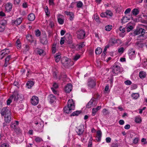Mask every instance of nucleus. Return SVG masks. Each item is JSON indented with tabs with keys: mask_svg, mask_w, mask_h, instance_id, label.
Here are the masks:
<instances>
[{
	"mask_svg": "<svg viewBox=\"0 0 147 147\" xmlns=\"http://www.w3.org/2000/svg\"><path fill=\"white\" fill-rule=\"evenodd\" d=\"M75 106L74 103L72 99H69L67 102V106L64 108V112L66 113H69L71 112L72 110H74Z\"/></svg>",
	"mask_w": 147,
	"mask_h": 147,
	"instance_id": "nucleus-1",
	"label": "nucleus"
},
{
	"mask_svg": "<svg viewBox=\"0 0 147 147\" xmlns=\"http://www.w3.org/2000/svg\"><path fill=\"white\" fill-rule=\"evenodd\" d=\"M61 62L65 67L71 66L73 63V62L71 61L70 59L66 57H64L62 59Z\"/></svg>",
	"mask_w": 147,
	"mask_h": 147,
	"instance_id": "nucleus-2",
	"label": "nucleus"
},
{
	"mask_svg": "<svg viewBox=\"0 0 147 147\" xmlns=\"http://www.w3.org/2000/svg\"><path fill=\"white\" fill-rule=\"evenodd\" d=\"M97 102L96 98H92L88 102L86 106V107L87 108H90L92 107H95L96 106Z\"/></svg>",
	"mask_w": 147,
	"mask_h": 147,
	"instance_id": "nucleus-3",
	"label": "nucleus"
},
{
	"mask_svg": "<svg viewBox=\"0 0 147 147\" xmlns=\"http://www.w3.org/2000/svg\"><path fill=\"white\" fill-rule=\"evenodd\" d=\"M77 38L78 39H83L85 37L86 33L82 30H79L76 32Z\"/></svg>",
	"mask_w": 147,
	"mask_h": 147,
	"instance_id": "nucleus-4",
	"label": "nucleus"
},
{
	"mask_svg": "<svg viewBox=\"0 0 147 147\" xmlns=\"http://www.w3.org/2000/svg\"><path fill=\"white\" fill-rule=\"evenodd\" d=\"M112 69V72L115 75H117L121 71L120 67L115 64L114 65Z\"/></svg>",
	"mask_w": 147,
	"mask_h": 147,
	"instance_id": "nucleus-5",
	"label": "nucleus"
},
{
	"mask_svg": "<svg viewBox=\"0 0 147 147\" xmlns=\"http://www.w3.org/2000/svg\"><path fill=\"white\" fill-rule=\"evenodd\" d=\"M1 113L2 116H6L11 114L10 110L6 107H3L2 109Z\"/></svg>",
	"mask_w": 147,
	"mask_h": 147,
	"instance_id": "nucleus-6",
	"label": "nucleus"
},
{
	"mask_svg": "<svg viewBox=\"0 0 147 147\" xmlns=\"http://www.w3.org/2000/svg\"><path fill=\"white\" fill-rule=\"evenodd\" d=\"M96 84L95 81L91 79H89L88 80L87 85L90 88H92L95 87Z\"/></svg>",
	"mask_w": 147,
	"mask_h": 147,
	"instance_id": "nucleus-7",
	"label": "nucleus"
},
{
	"mask_svg": "<svg viewBox=\"0 0 147 147\" xmlns=\"http://www.w3.org/2000/svg\"><path fill=\"white\" fill-rule=\"evenodd\" d=\"M31 103L33 105H36L38 103L39 100L38 97L33 96L31 99Z\"/></svg>",
	"mask_w": 147,
	"mask_h": 147,
	"instance_id": "nucleus-8",
	"label": "nucleus"
},
{
	"mask_svg": "<svg viewBox=\"0 0 147 147\" xmlns=\"http://www.w3.org/2000/svg\"><path fill=\"white\" fill-rule=\"evenodd\" d=\"M144 31H145V30L144 29L141 28L139 29H136L134 31L132 34L133 36H135L140 34H143V33L144 32Z\"/></svg>",
	"mask_w": 147,
	"mask_h": 147,
	"instance_id": "nucleus-9",
	"label": "nucleus"
},
{
	"mask_svg": "<svg viewBox=\"0 0 147 147\" xmlns=\"http://www.w3.org/2000/svg\"><path fill=\"white\" fill-rule=\"evenodd\" d=\"M128 54L129 58L132 59L135 57V51L133 49H130L129 50Z\"/></svg>",
	"mask_w": 147,
	"mask_h": 147,
	"instance_id": "nucleus-10",
	"label": "nucleus"
},
{
	"mask_svg": "<svg viewBox=\"0 0 147 147\" xmlns=\"http://www.w3.org/2000/svg\"><path fill=\"white\" fill-rule=\"evenodd\" d=\"M66 41L68 44L71 43L72 42V38L71 35L69 34H66L65 35Z\"/></svg>",
	"mask_w": 147,
	"mask_h": 147,
	"instance_id": "nucleus-11",
	"label": "nucleus"
},
{
	"mask_svg": "<svg viewBox=\"0 0 147 147\" xmlns=\"http://www.w3.org/2000/svg\"><path fill=\"white\" fill-rule=\"evenodd\" d=\"M13 7V4L10 2H8L5 4V10L9 12L11 11Z\"/></svg>",
	"mask_w": 147,
	"mask_h": 147,
	"instance_id": "nucleus-12",
	"label": "nucleus"
},
{
	"mask_svg": "<svg viewBox=\"0 0 147 147\" xmlns=\"http://www.w3.org/2000/svg\"><path fill=\"white\" fill-rule=\"evenodd\" d=\"M72 89V85L70 84H69L66 86L65 87V91L66 92L69 93L71 91Z\"/></svg>",
	"mask_w": 147,
	"mask_h": 147,
	"instance_id": "nucleus-13",
	"label": "nucleus"
},
{
	"mask_svg": "<svg viewBox=\"0 0 147 147\" xmlns=\"http://www.w3.org/2000/svg\"><path fill=\"white\" fill-rule=\"evenodd\" d=\"M48 99L50 102L52 104L55 102L56 98L55 96L53 94H50L48 97Z\"/></svg>",
	"mask_w": 147,
	"mask_h": 147,
	"instance_id": "nucleus-14",
	"label": "nucleus"
},
{
	"mask_svg": "<svg viewBox=\"0 0 147 147\" xmlns=\"http://www.w3.org/2000/svg\"><path fill=\"white\" fill-rule=\"evenodd\" d=\"M22 20V18H21L17 19L16 20H12V24H15L16 25H19L21 23Z\"/></svg>",
	"mask_w": 147,
	"mask_h": 147,
	"instance_id": "nucleus-15",
	"label": "nucleus"
},
{
	"mask_svg": "<svg viewBox=\"0 0 147 147\" xmlns=\"http://www.w3.org/2000/svg\"><path fill=\"white\" fill-rule=\"evenodd\" d=\"M19 122L18 121H16L15 122L11 123L10 126L12 130L13 131L18 127V125L19 124Z\"/></svg>",
	"mask_w": 147,
	"mask_h": 147,
	"instance_id": "nucleus-16",
	"label": "nucleus"
},
{
	"mask_svg": "<svg viewBox=\"0 0 147 147\" xmlns=\"http://www.w3.org/2000/svg\"><path fill=\"white\" fill-rule=\"evenodd\" d=\"M11 114L5 116V121L6 123H9L11 121Z\"/></svg>",
	"mask_w": 147,
	"mask_h": 147,
	"instance_id": "nucleus-17",
	"label": "nucleus"
},
{
	"mask_svg": "<svg viewBox=\"0 0 147 147\" xmlns=\"http://www.w3.org/2000/svg\"><path fill=\"white\" fill-rule=\"evenodd\" d=\"M11 58V55H8L7 57L5 59V63L4 65V66L5 67L7 66L9 63V61L10 59Z\"/></svg>",
	"mask_w": 147,
	"mask_h": 147,
	"instance_id": "nucleus-18",
	"label": "nucleus"
},
{
	"mask_svg": "<svg viewBox=\"0 0 147 147\" xmlns=\"http://www.w3.org/2000/svg\"><path fill=\"white\" fill-rule=\"evenodd\" d=\"M63 17V16L60 14L58 15V21L59 23L60 24H63L64 23V21L62 19Z\"/></svg>",
	"mask_w": 147,
	"mask_h": 147,
	"instance_id": "nucleus-19",
	"label": "nucleus"
},
{
	"mask_svg": "<svg viewBox=\"0 0 147 147\" xmlns=\"http://www.w3.org/2000/svg\"><path fill=\"white\" fill-rule=\"evenodd\" d=\"M145 33V31H144V32L143 33V34H141V35L138 36V40H143L146 39L147 37L144 34Z\"/></svg>",
	"mask_w": 147,
	"mask_h": 147,
	"instance_id": "nucleus-20",
	"label": "nucleus"
},
{
	"mask_svg": "<svg viewBox=\"0 0 147 147\" xmlns=\"http://www.w3.org/2000/svg\"><path fill=\"white\" fill-rule=\"evenodd\" d=\"M34 82L33 81L30 80L27 81L26 84V86L28 88H30L33 86Z\"/></svg>",
	"mask_w": 147,
	"mask_h": 147,
	"instance_id": "nucleus-21",
	"label": "nucleus"
},
{
	"mask_svg": "<svg viewBox=\"0 0 147 147\" xmlns=\"http://www.w3.org/2000/svg\"><path fill=\"white\" fill-rule=\"evenodd\" d=\"M65 13L66 15L70 16L69 19L70 20H73L74 18V15L72 12L65 11Z\"/></svg>",
	"mask_w": 147,
	"mask_h": 147,
	"instance_id": "nucleus-22",
	"label": "nucleus"
},
{
	"mask_svg": "<svg viewBox=\"0 0 147 147\" xmlns=\"http://www.w3.org/2000/svg\"><path fill=\"white\" fill-rule=\"evenodd\" d=\"M54 57L55 59L56 62L57 63H58L60 60L61 58L60 53H56L54 55Z\"/></svg>",
	"mask_w": 147,
	"mask_h": 147,
	"instance_id": "nucleus-23",
	"label": "nucleus"
},
{
	"mask_svg": "<svg viewBox=\"0 0 147 147\" xmlns=\"http://www.w3.org/2000/svg\"><path fill=\"white\" fill-rule=\"evenodd\" d=\"M40 42L43 44H46L48 42L47 40V37L44 36L43 37L41 38L40 39Z\"/></svg>",
	"mask_w": 147,
	"mask_h": 147,
	"instance_id": "nucleus-24",
	"label": "nucleus"
},
{
	"mask_svg": "<svg viewBox=\"0 0 147 147\" xmlns=\"http://www.w3.org/2000/svg\"><path fill=\"white\" fill-rule=\"evenodd\" d=\"M84 43L85 42H80L79 44H78L77 45V50H80L84 47L85 46Z\"/></svg>",
	"mask_w": 147,
	"mask_h": 147,
	"instance_id": "nucleus-25",
	"label": "nucleus"
},
{
	"mask_svg": "<svg viewBox=\"0 0 147 147\" xmlns=\"http://www.w3.org/2000/svg\"><path fill=\"white\" fill-rule=\"evenodd\" d=\"M35 18L34 15L33 13H30L28 16V19L29 21H33L34 20Z\"/></svg>",
	"mask_w": 147,
	"mask_h": 147,
	"instance_id": "nucleus-26",
	"label": "nucleus"
},
{
	"mask_svg": "<svg viewBox=\"0 0 147 147\" xmlns=\"http://www.w3.org/2000/svg\"><path fill=\"white\" fill-rule=\"evenodd\" d=\"M10 96L13 97L15 101H17L18 99V94L17 93H14Z\"/></svg>",
	"mask_w": 147,
	"mask_h": 147,
	"instance_id": "nucleus-27",
	"label": "nucleus"
},
{
	"mask_svg": "<svg viewBox=\"0 0 147 147\" xmlns=\"http://www.w3.org/2000/svg\"><path fill=\"white\" fill-rule=\"evenodd\" d=\"M16 45L18 49H20L21 47V43L19 39H18L16 42Z\"/></svg>",
	"mask_w": 147,
	"mask_h": 147,
	"instance_id": "nucleus-28",
	"label": "nucleus"
},
{
	"mask_svg": "<svg viewBox=\"0 0 147 147\" xmlns=\"http://www.w3.org/2000/svg\"><path fill=\"white\" fill-rule=\"evenodd\" d=\"M81 113V111H76L73 112L70 115V116H77Z\"/></svg>",
	"mask_w": 147,
	"mask_h": 147,
	"instance_id": "nucleus-29",
	"label": "nucleus"
},
{
	"mask_svg": "<svg viewBox=\"0 0 147 147\" xmlns=\"http://www.w3.org/2000/svg\"><path fill=\"white\" fill-rule=\"evenodd\" d=\"M139 11H140L139 9L135 8L132 10V12L133 15L134 16H136L139 13Z\"/></svg>",
	"mask_w": 147,
	"mask_h": 147,
	"instance_id": "nucleus-30",
	"label": "nucleus"
},
{
	"mask_svg": "<svg viewBox=\"0 0 147 147\" xmlns=\"http://www.w3.org/2000/svg\"><path fill=\"white\" fill-rule=\"evenodd\" d=\"M84 131V130L83 129H82L79 127L76 131V132L78 135L80 136L82 134Z\"/></svg>",
	"mask_w": 147,
	"mask_h": 147,
	"instance_id": "nucleus-31",
	"label": "nucleus"
},
{
	"mask_svg": "<svg viewBox=\"0 0 147 147\" xmlns=\"http://www.w3.org/2000/svg\"><path fill=\"white\" fill-rule=\"evenodd\" d=\"M102 51V49L100 47H98L96 48L95 50V53L96 54H100Z\"/></svg>",
	"mask_w": 147,
	"mask_h": 147,
	"instance_id": "nucleus-32",
	"label": "nucleus"
},
{
	"mask_svg": "<svg viewBox=\"0 0 147 147\" xmlns=\"http://www.w3.org/2000/svg\"><path fill=\"white\" fill-rule=\"evenodd\" d=\"M144 43L140 42H137L136 43V45L140 48H142L144 45Z\"/></svg>",
	"mask_w": 147,
	"mask_h": 147,
	"instance_id": "nucleus-33",
	"label": "nucleus"
},
{
	"mask_svg": "<svg viewBox=\"0 0 147 147\" xmlns=\"http://www.w3.org/2000/svg\"><path fill=\"white\" fill-rule=\"evenodd\" d=\"M139 76L141 78H143L145 77V72L143 71H141L139 73Z\"/></svg>",
	"mask_w": 147,
	"mask_h": 147,
	"instance_id": "nucleus-34",
	"label": "nucleus"
},
{
	"mask_svg": "<svg viewBox=\"0 0 147 147\" xmlns=\"http://www.w3.org/2000/svg\"><path fill=\"white\" fill-rule=\"evenodd\" d=\"M7 24V21L6 20H3L0 22V25L5 26Z\"/></svg>",
	"mask_w": 147,
	"mask_h": 147,
	"instance_id": "nucleus-35",
	"label": "nucleus"
},
{
	"mask_svg": "<svg viewBox=\"0 0 147 147\" xmlns=\"http://www.w3.org/2000/svg\"><path fill=\"white\" fill-rule=\"evenodd\" d=\"M132 97L134 99H137L139 96V94L138 93H134L131 95Z\"/></svg>",
	"mask_w": 147,
	"mask_h": 147,
	"instance_id": "nucleus-36",
	"label": "nucleus"
},
{
	"mask_svg": "<svg viewBox=\"0 0 147 147\" xmlns=\"http://www.w3.org/2000/svg\"><path fill=\"white\" fill-rule=\"evenodd\" d=\"M92 136H91L90 137V138L89 140L88 143V147H92Z\"/></svg>",
	"mask_w": 147,
	"mask_h": 147,
	"instance_id": "nucleus-37",
	"label": "nucleus"
},
{
	"mask_svg": "<svg viewBox=\"0 0 147 147\" xmlns=\"http://www.w3.org/2000/svg\"><path fill=\"white\" fill-rule=\"evenodd\" d=\"M13 131H14L15 132H16L17 134H20L22 132L21 130L19 127H18Z\"/></svg>",
	"mask_w": 147,
	"mask_h": 147,
	"instance_id": "nucleus-38",
	"label": "nucleus"
},
{
	"mask_svg": "<svg viewBox=\"0 0 147 147\" xmlns=\"http://www.w3.org/2000/svg\"><path fill=\"white\" fill-rule=\"evenodd\" d=\"M77 7L78 8H81L83 5V3L81 1H79L77 2Z\"/></svg>",
	"mask_w": 147,
	"mask_h": 147,
	"instance_id": "nucleus-39",
	"label": "nucleus"
},
{
	"mask_svg": "<svg viewBox=\"0 0 147 147\" xmlns=\"http://www.w3.org/2000/svg\"><path fill=\"white\" fill-rule=\"evenodd\" d=\"M36 51L37 53L40 55H41L43 53L44 51L43 50L40 48H37Z\"/></svg>",
	"mask_w": 147,
	"mask_h": 147,
	"instance_id": "nucleus-40",
	"label": "nucleus"
},
{
	"mask_svg": "<svg viewBox=\"0 0 147 147\" xmlns=\"http://www.w3.org/2000/svg\"><path fill=\"white\" fill-rule=\"evenodd\" d=\"M112 26L109 25L105 27V29L106 30L110 31L112 29Z\"/></svg>",
	"mask_w": 147,
	"mask_h": 147,
	"instance_id": "nucleus-41",
	"label": "nucleus"
},
{
	"mask_svg": "<svg viewBox=\"0 0 147 147\" xmlns=\"http://www.w3.org/2000/svg\"><path fill=\"white\" fill-rule=\"evenodd\" d=\"M30 49L29 46L28 45H26L25 47L24 48V52L25 53H26L27 51H28Z\"/></svg>",
	"mask_w": 147,
	"mask_h": 147,
	"instance_id": "nucleus-42",
	"label": "nucleus"
},
{
	"mask_svg": "<svg viewBox=\"0 0 147 147\" xmlns=\"http://www.w3.org/2000/svg\"><path fill=\"white\" fill-rule=\"evenodd\" d=\"M142 121V119L140 117H136L135 118V121L137 123H140Z\"/></svg>",
	"mask_w": 147,
	"mask_h": 147,
	"instance_id": "nucleus-43",
	"label": "nucleus"
},
{
	"mask_svg": "<svg viewBox=\"0 0 147 147\" xmlns=\"http://www.w3.org/2000/svg\"><path fill=\"white\" fill-rule=\"evenodd\" d=\"M13 99V97L10 96V97L7 100V105H9L12 102V99Z\"/></svg>",
	"mask_w": 147,
	"mask_h": 147,
	"instance_id": "nucleus-44",
	"label": "nucleus"
},
{
	"mask_svg": "<svg viewBox=\"0 0 147 147\" xmlns=\"http://www.w3.org/2000/svg\"><path fill=\"white\" fill-rule=\"evenodd\" d=\"M94 18L96 22H100L99 17L97 14H96L94 15Z\"/></svg>",
	"mask_w": 147,
	"mask_h": 147,
	"instance_id": "nucleus-45",
	"label": "nucleus"
},
{
	"mask_svg": "<svg viewBox=\"0 0 147 147\" xmlns=\"http://www.w3.org/2000/svg\"><path fill=\"white\" fill-rule=\"evenodd\" d=\"M105 13H106V16H112L113 15V13L111 11L109 10L106 11Z\"/></svg>",
	"mask_w": 147,
	"mask_h": 147,
	"instance_id": "nucleus-46",
	"label": "nucleus"
},
{
	"mask_svg": "<svg viewBox=\"0 0 147 147\" xmlns=\"http://www.w3.org/2000/svg\"><path fill=\"white\" fill-rule=\"evenodd\" d=\"M80 57V55L79 54H76L74 57L73 59L75 61L77 60Z\"/></svg>",
	"mask_w": 147,
	"mask_h": 147,
	"instance_id": "nucleus-47",
	"label": "nucleus"
},
{
	"mask_svg": "<svg viewBox=\"0 0 147 147\" xmlns=\"http://www.w3.org/2000/svg\"><path fill=\"white\" fill-rule=\"evenodd\" d=\"M35 35L36 36H39L40 35L41 32L39 30L37 29L35 31Z\"/></svg>",
	"mask_w": 147,
	"mask_h": 147,
	"instance_id": "nucleus-48",
	"label": "nucleus"
},
{
	"mask_svg": "<svg viewBox=\"0 0 147 147\" xmlns=\"http://www.w3.org/2000/svg\"><path fill=\"white\" fill-rule=\"evenodd\" d=\"M52 52L53 54H55L56 52V49L55 45H53L52 48Z\"/></svg>",
	"mask_w": 147,
	"mask_h": 147,
	"instance_id": "nucleus-49",
	"label": "nucleus"
},
{
	"mask_svg": "<svg viewBox=\"0 0 147 147\" xmlns=\"http://www.w3.org/2000/svg\"><path fill=\"white\" fill-rule=\"evenodd\" d=\"M102 112L104 115H106L109 114V113L107 109H103Z\"/></svg>",
	"mask_w": 147,
	"mask_h": 147,
	"instance_id": "nucleus-50",
	"label": "nucleus"
},
{
	"mask_svg": "<svg viewBox=\"0 0 147 147\" xmlns=\"http://www.w3.org/2000/svg\"><path fill=\"white\" fill-rule=\"evenodd\" d=\"M32 36L31 35L29 34H28L26 36V38L27 40L29 41H30L32 39Z\"/></svg>",
	"mask_w": 147,
	"mask_h": 147,
	"instance_id": "nucleus-51",
	"label": "nucleus"
},
{
	"mask_svg": "<svg viewBox=\"0 0 147 147\" xmlns=\"http://www.w3.org/2000/svg\"><path fill=\"white\" fill-rule=\"evenodd\" d=\"M45 11L46 13V15L49 16L50 14L49 12V11L48 8L46 6L45 8Z\"/></svg>",
	"mask_w": 147,
	"mask_h": 147,
	"instance_id": "nucleus-52",
	"label": "nucleus"
},
{
	"mask_svg": "<svg viewBox=\"0 0 147 147\" xmlns=\"http://www.w3.org/2000/svg\"><path fill=\"white\" fill-rule=\"evenodd\" d=\"M5 50H7L8 51V53H6L4 52H2L0 55V56H3V57H4L5 56V55L6 54H7L8 53H9V49H5Z\"/></svg>",
	"mask_w": 147,
	"mask_h": 147,
	"instance_id": "nucleus-53",
	"label": "nucleus"
},
{
	"mask_svg": "<svg viewBox=\"0 0 147 147\" xmlns=\"http://www.w3.org/2000/svg\"><path fill=\"white\" fill-rule=\"evenodd\" d=\"M35 140L37 142H40L42 141V140L41 138L39 137H36L35 139Z\"/></svg>",
	"mask_w": 147,
	"mask_h": 147,
	"instance_id": "nucleus-54",
	"label": "nucleus"
},
{
	"mask_svg": "<svg viewBox=\"0 0 147 147\" xmlns=\"http://www.w3.org/2000/svg\"><path fill=\"white\" fill-rule=\"evenodd\" d=\"M124 51V48L123 47L119 48L118 50V52L119 53H122Z\"/></svg>",
	"mask_w": 147,
	"mask_h": 147,
	"instance_id": "nucleus-55",
	"label": "nucleus"
},
{
	"mask_svg": "<svg viewBox=\"0 0 147 147\" xmlns=\"http://www.w3.org/2000/svg\"><path fill=\"white\" fill-rule=\"evenodd\" d=\"M139 141V138H135L133 140V143L136 144H137Z\"/></svg>",
	"mask_w": 147,
	"mask_h": 147,
	"instance_id": "nucleus-56",
	"label": "nucleus"
},
{
	"mask_svg": "<svg viewBox=\"0 0 147 147\" xmlns=\"http://www.w3.org/2000/svg\"><path fill=\"white\" fill-rule=\"evenodd\" d=\"M92 115L93 116H95L96 115V113L98 111L95 108H93L92 110Z\"/></svg>",
	"mask_w": 147,
	"mask_h": 147,
	"instance_id": "nucleus-57",
	"label": "nucleus"
},
{
	"mask_svg": "<svg viewBox=\"0 0 147 147\" xmlns=\"http://www.w3.org/2000/svg\"><path fill=\"white\" fill-rule=\"evenodd\" d=\"M21 1V0H13V3L14 4L19 5Z\"/></svg>",
	"mask_w": 147,
	"mask_h": 147,
	"instance_id": "nucleus-58",
	"label": "nucleus"
},
{
	"mask_svg": "<svg viewBox=\"0 0 147 147\" xmlns=\"http://www.w3.org/2000/svg\"><path fill=\"white\" fill-rule=\"evenodd\" d=\"M118 144L116 142L113 143L111 145V147H118Z\"/></svg>",
	"mask_w": 147,
	"mask_h": 147,
	"instance_id": "nucleus-59",
	"label": "nucleus"
},
{
	"mask_svg": "<svg viewBox=\"0 0 147 147\" xmlns=\"http://www.w3.org/2000/svg\"><path fill=\"white\" fill-rule=\"evenodd\" d=\"M39 124V126L40 127V129H41V131H42V129L44 125L43 123L42 122H40Z\"/></svg>",
	"mask_w": 147,
	"mask_h": 147,
	"instance_id": "nucleus-60",
	"label": "nucleus"
},
{
	"mask_svg": "<svg viewBox=\"0 0 147 147\" xmlns=\"http://www.w3.org/2000/svg\"><path fill=\"white\" fill-rule=\"evenodd\" d=\"M5 26L0 25V32H3L5 29Z\"/></svg>",
	"mask_w": 147,
	"mask_h": 147,
	"instance_id": "nucleus-61",
	"label": "nucleus"
},
{
	"mask_svg": "<svg viewBox=\"0 0 147 147\" xmlns=\"http://www.w3.org/2000/svg\"><path fill=\"white\" fill-rule=\"evenodd\" d=\"M125 84L126 85H130L131 84V82L130 80H126L125 82Z\"/></svg>",
	"mask_w": 147,
	"mask_h": 147,
	"instance_id": "nucleus-62",
	"label": "nucleus"
},
{
	"mask_svg": "<svg viewBox=\"0 0 147 147\" xmlns=\"http://www.w3.org/2000/svg\"><path fill=\"white\" fill-rule=\"evenodd\" d=\"M131 10L130 8H127V9L125 11V14L129 13H130Z\"/></svg>",
	"mask_w": 147,
	"mask_h": 147,
	"instance_id": "nucleus-63",
	"label": "nucleus"
},
{
	"mask_svg": "<svg viewBox=\"0 0 147 147\" xmlns=\"http://www.w3.org/2000/svg\"><path fill=\"white\" fill-rule=\"evenodd\" d=\"M0 147H9V145L6 143H4L1 145Z\"/></svg>",
	"mask_w": 147,
	"mask_h": 147,
	"instance_id": "nucleus-64",
	"label": "nucleus"
}]
</instances>
